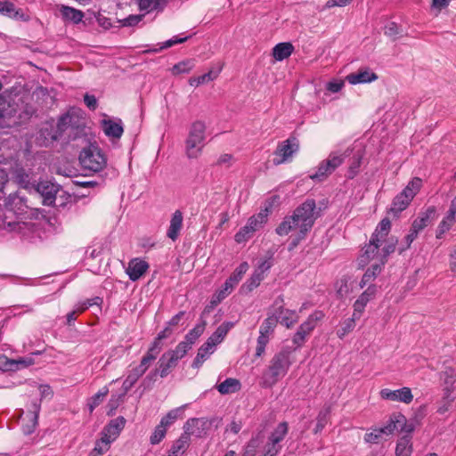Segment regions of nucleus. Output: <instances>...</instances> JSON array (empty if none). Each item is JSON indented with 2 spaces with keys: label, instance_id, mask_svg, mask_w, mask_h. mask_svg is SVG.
Wrapping results in <instances>:
<instances>
[{
  "label": "nucleus",
  "instance_id": "12",
  "mask_svg": "<svg viewBox=\"0 0 456 456\" xmlns=\"http://www.w3.org/2000/svg\"><path fill=\"white\" fill-rule=\"evenodd\" d=\"M323 317L324 314L322 311H315L298 327L292 338L296 348H299L305 344L307 337L315 329L317 322Z\"/></svg>",
  "mask_w": 456,
  "mask_h": 456
},
{
  "label": "nucleus",
  "instance_id": "31",
  "mask_svg": "<svg viewBox=\"0 0 456 456\" xmlns=\"http://www.w3.org/2000/svg\"><path fill=\"white\" fill-rule=\"evenodd\" d=\"M191 443V438L187 437V435L183 433L176 439L169 451L170 456H181L188 449Z\"/></svg>",
  "mask_w": 456,
  "mask_h": 456
},
{
  "label": "nucleus",
  "instance_id": "44",
  "mask_svg": "<svg viewBox=\"0 0 456 456\" xmlns=\"http://www.w3.org/2000/svg\"><path fill=\"white\" fill-rule=\"evenodd\" d=\"M186 407L187 404H184L169 411L167 413V415L161 419L159 423L165 426L166 428H168L175 421V419H177L183 414V411Z\"/></svg>",
  "mask_w": 456,
  "mask_h": 456
},
{
  "label": "nucleus",
  "instance_id": "8",
  "mask_svg": "<svg viewBox=\"0 0 456 456\" xmlns=\"http://www.w3.org/2000/svg\"><path fill=\"white\" fill-rule=\"evenodd\" d=\"M288 432V423L286 421L279 423L268 436L260 456H277L282 448L281 443L284 440Z\"/></svg>",
  "mask_w": 456,
  "mask_h": 456
},
{
  "label": "nucleus",
  "instance_id": "40",
  "mask_svg": "<svg viewBox=\"0 0 456 456\" xmlns=\"http://www.w3.org/2000/svg\"><path fill=\"white\" fill-rule=\"evenodd\" d=\"M405 422V418L402 415L396 417L395 419H390L386 426L382 427L381 429L384 430V434L386 436L392 435L395 430L403 429V426Z\"/></svg>",
  "mask_w": 456,
  "mask_h": 456
},
{
  "label": "nucleus",
  "instance_id": "5",
  "mask_svg": "<svg viewBox=\"0 0 456 456\" xmlns=\"http://www.w3.org/2000/svg\"><path fill=\"white\" fill-rule=\"evenodd\" d=\"M351 150L346 149L345 151H331L328 158L320 162L314 173L309 176L312 180L322 182L330 176L338 167H340L346 158L350 155Z\"/></svg>",
  "mask_w": 456,
  "mask_h": 456
},
{
  "label": "nucleus",
  "instance_id": "21",
  "mask_svg": "<svg viewBox=\"0 0 456 456\" xmlns=\"http://www.w3.org/2000/svg\"><path fill=\"white\" fill-rule=\"evenodd\" d=\"M183 226V214L181 210H175L170 218L169 225L167 230V237L173 241H175L179 236Z\"/></svg>",
  "mask_w": 456,
  "mask_h": 456
},
{
  "label": "nucleus",
  "instance_id": "60",
  "mask_svg": "<svg viewBox=\"0 0 456 456\" xmlns=\"http://www.w3.org/2000/svg\"><path fill=\"white\" fill-rule=\"evenodd\" d=\"M110 444L111 443L109 442V440L104 439V437L102 436L101 439L96 441L93 450L102 455L110 450Z\"/></svg>",
  "mask_w": 456,
  "mask_h": 456
},
{
  "label": "nucleus",
  "instance_id": "39",
  "mask_svg": "<svg viewBox=\"0 0 456 456\" xmlns=\"http://www.w3.org/2000/svg\"><path fill=\"white\" fill-rule=\"evenodd\" d=\"M5 207L16 214L22 213L27 206L22 202L21 198L16 194H10L5 200Z\"/></svg>",
  "mask_w": 456,
  "mask_h": 456
},
{
  "label": "nucleus",
  "instance_id": "50",
  "mask_svg": "<svg viewBox=\"0 0 456 456\" xmlns=\"http://www.w3.org/2000/svg\"><path fill=\"white\" fill-rule=\"evenodd\" d=\"M195 66L193 60H184L172 68V72L175 75L189 73Z\"/></svg>",
  "mask_w": 456,
  "mask_h": 456
},
{
  "label": "nucleus",
  "instance_id": "1",
  "mask_svg": "<svg viewBox=\"0 0 456 456\" xmlns=\"http://www.w3.org/2000/svg\"><path fill=\"white\" fill-rule=\"evenodd\" d=\"M315 208V201L310 199L306 200L295 209L292 216H286L283 219L276 228V233L280 236H285L291 231L298 230L297 235L291 241L290 248L297 247L312 229L319 216Z\"/></svg>",
  "mask_w": 456,
  "mask_h": 456
},
{
  "label": "nucleus",
  "instance_id": "17",
  "mask_svg": "<svg viewBox=\"0 0 456 456\" xmlns=\"http://www.w3.org/2000/svg\"><path fill=\"white\" fill-rule=\"evenodd\" d=\"M380 396L385 400L410 403L413 395L409 387H403L397 390L384 388L380 391Z\"/></svg>",
  "mask_w": 456,
  "mask_h": 456
},
{
  "label": "nucleus",
  "instance_id": "6",
  "mask_svg": "<svg viewBox=\"0 0 456 456\" xmlns=\"http://www.w3.org/2000/svg\"><path fill=\"white\" fill-rule=\"evenodd\" d=\"M79 161L84 169L94 173L102 171L107 164L104 154L94 145H90L80 152Z\"/></svg>",
  "mask_w": 456,
  "mask_h": 456
},
{
  "label": "nucleus",
  "instance_id": "47",
  "mask_svg": "<svg viewBox=\"0 0 456 456\" xmlns=\"http://www.w3.org/2000/svg\"><path fill=\"white\" fill-rule=\"evenodd\" d=\"M267 209L259 212L257 215L251 216L248 220V224L254 232L259 230L267 222Z\"/></svg>",
  "mask_w": 456,
  "mask_h": 456
},
{
  "label": "nucleus",
  "instance_id": "28",
  "mask_svg": "<svg viewBox=\"0 0 456 456\" xmlns=\"http://www.w3.org/2000/svg\"><path fill=\"white\" fill-rule=\"evenodd\" d=\"M294 46L289 42L279 43L273 49V56L276 61H283L293 53Z\"/></svg>",
  "mask_w": 456,
  "mask_h": 456
},
{
  "label": "nucleus",
  "instance_id": "46",
  "mask_svg": "<svg viewBox=\"0 0 456 456\" xmlns=\"http://www.w3.org/2000/svg\"><path fill=\"white\" fill-rule=\"evenodd\" d=\"M412 452L411 440L408 436L402 437L395 448L396 456H411Z\"/></svg>",
  "mask_w": 456,
  "mask_h": 456
},
{
  "label": "nucleus",
  "instance_id": "14",
  "mask_svg": "<svg viewBox=\"0 0 456 456\" xmlns=\"http://www.w3.org/2000/svg\"><path fill=\"white\" fill-rule=\"evenodd\" d=\"M0 13L19 21L27 22L31 19L28 9L17 8L13 3L9 1H0Z\"/></svg>",
  "mask_w": 456,
  "mask_h": 456
},
{
  "label": "nucleus",
  "instance_id": "43",
  "mask_svg": "<svg viewBox=\"0 0 456 456\" xmlns=\"http://www.w3.org/2000/svg\"><path fill=\"white\" fill-rule=\"evenodd\" d=\"M138 7L141 11L147 12L154 10H162L166 1L165 0H137Z\"/></svg>",
  "mask_w": 456,
  "mask_h": 456
},
{
  "label": "nucleus",
  "instance_id": "55",
  "mask_svg": "<svg viewBox=\"0 0 456 456\" xmlns=\"http://www.w3.org/2000/svg\"><path fill=\"white\" fill-rule=\"evenodd\" d=\"M396 244H397V240L391 237L388 240V241L387 242V244L384 246V248L381 250L382 251V256H381L382 265H384L385 260L387 257V256H389L391 253L395 252Z\"/></svg>",
  "mask_w": 456,
  "mask_h": 456
},
{
  "label": "nucleus",
  "instance_id": "41",
  "mask_svg": "<svg viewBox=\"0 0 456 456\" xmlns=\"http://www.w3.org/2000/svg\"><path fill=\"white\" fill-rule=\"evenodd\" d=\"M359 319L360 318H354V314H352V317L342 322L337 330V336L341 339L344 338L348 333L354 330L355 322Z\"/></svg>",
  "mask_w": 456,
  "mask_h": 456
},
{
  "label": "nucleus",
  "instance_id": "13",
  "mask_svg": "<svg viewBox=\"0 0 456 456\" xmlns=\"http://www.w3.org/2000/svg\"><path fill=\"white\" fill-rule=\"evenodd\" d=\"M299 150V143L297 138L289 137L280 142L274 151L275 158L273 162L278 166L292 159L293 155Z\"/></svg>",
  "mask_w": 456,
  "mask_h": 456
},
{
  "label": "nucleus",
  "instance_id": "15",
  "mask_svg": "<svg viewBox=\"0 0 456 456\" xmlns=\"http://www.w3.org/2000/svg\"><path fill=\"white\" fill-rule=\"evenodd\" d=\"M33 189L43 197V203L46 206H51L54 203L56 193L59 191L58 186L49 181L36 183Z\"/></svg>",
  "mask_w": 456,
  "mask_h": 456
},
{
  "label": "nucleus",
  "instance_id": "53",
  "mask_svg": "<svg viewBox=\"0 0 456 456\" xmlns=\"http://www.w3.org/2000/svg\"><path fill=\"white\" fill-rule=\"evenodd\" d=\"M167 428H166L165 426H163L162 424H159L153 433L151 434V437H150V442L151 444H159L163 438L166 436V434H167Z\"/></svg>",
  "mask_w": 456,
  "mask_h": 456
},
{
  "label": "nucleus",
  "instance_id": "18",
  "mask_svg": "<svg viewBox=\"0 0 456 456\" xmlns=\"http://www.w3.org/2000/svg\"><path fill=\"white\" fill-rule=\"evenodd\" d=\"M208 428V422L204 419L193 418L188 419L183 426V434L187 435V437L190 438L191 436H194L195 437H202L206 435V431Z\"/></svg>",
  "mask_w": 456,
  "mask_h": 456
},
{
  "label": "nucleus",
  "instance_id": "23",
  "mask_svg": "<svg viewBox=\"0 0 456 456\" xmlns=\"http://www.w3.org/2000/svg\"><path fill=\"white\" fill-rule=\"evenodd\" d=\"M149 269V265L146 261L140 258H134L129 261L126 268V274L133 281L139 280Z\"/></svg>",
  "mask_w": 456,
  "mask_h": 456
},
{
  "label": "nucleus",
  "instance_id": "54",
  "mask_svg": "<svg viewBox=\"0 0 456 456\" xmlns=\"http://www.w3.org/2000/svg\"><path fill=\"white\" fill-rule=\"evenodd\" d=\"M254 230L251 229L247 223L246 225L241 227L240 231L235 234V240L238 243L248 240L254 233Z\"/></svg>",
  "mask_w": 456,
  "mask_h": 456
},
{
  "label": "nucleus",
  "instance_id": "7",
  "mask_svg": "<svg viewBox=\"0 0 456 456\" xmlns=\"http://www.w3.org/2000/svg\"><path fill=\"white\" fill-rule=\"evenodd\" d=\"M72 126V116L69 113L61 116L57 123V127H44L39 131L37 136V142L40 146H48L56 141L61 133L65 132Z\"/></svg>",
  "mask_w": 456,
  "mask_h": 456
},
{
  "label": "nucleus",
  "instance_id": "62",
  "mask_svg": "<svg viewBox=\"0 0 456 456\" xmlns=\"http://www.w3.org/2000/svg\"><path fill=\"white\" fill-rule=\"evenodd\" d=\"M156 358L151 353H146L137 366L145 373Z\"/></svg>",
  "mask_w": 456,
  "mask_h": 456
},
{
  "label": "nucleus",
  "instance_id": "16",
  "mask_svg": "<svg viewBox=\"0 0 456 456\" xmlns=\"http://www.w3.org/2000/svg\"><path fill=\"white\" fill-rule=\"evenodd\" d=\"M248 269V265L247 262L241 263L232 273V274L229 277L228 280L224 282V289L219 291L218 300L224 299L229 293L232 287L239 283V281L242 279V276L246 273Z\"/></svg>",
  "mask_w": 456,
  "mask_h": 456
},
{
  "label": "nucleus",
  "instance_id": "37",
  "mask_svg": "<svg viewBox=\"0 0 456 456\" xmlns=\"http://www.w3.org/2000/svg\"><path fill=\"white\" fill-rule=\"evenodd\" d=\"M382 265V263L380 265L375 264L372 265L370 268H368L360 281V287L363 288L367 285H371L370 283L380 273Z\"/></svg>",
  "mask_w": 456,
  "mask_h": 456
},
{
  "label": "nucleus",
  "instance_id": "19",
  "mask_svg": "<svg viewBox=\"0 0 456 456\" xmlns=\"http://www.w3.org/2000/svg\"><path fill=\"white\" fill-rule=\"evenodd\" d=\"M126 424V419L124 417H118L114 419H111L108 425L104 427L101 435L104 437V439L109 440V442H114L120 432L123 430Z\"/></svg>",
  "mask_w": 456,
  "mask_h": 456
},
{
  "label": "nucleus",
  "instance_id": "3",
  "mask_svg": "<svg viewBox=\"0 0 456 456\" xmlns=\"http://www.w3.org/2000/svg\"><path fill=\"white\" fill-rule=\"evenodd\" d=\"M291 362L289 351L281 350L275 354L270 361L268 370L263 375L264 386L271 387L275 385L287 374Z\"/></svg>",
  "mask_w": 456,
  "mask_h": 456
},
{
  "label": "nucleus",
  "instance_id": "20",
  "mask_svg": "<svg viewBox=\"0 0 456 456\" xmlns=\"http://www.w3.org/2000/svg\"><path fill=\"white\" fill-rule=\"evenodd\" d=\"M377 291L375 285H369L367 289L363 291L354 304V318H361L366 305L374 297Z\"/></svg>",
  "mask_w": 456,
  "mask_h": 456
},
{
  "label": "nucleus",
  "instance_id": "30",
  "mask_svg": "<svg viewBox=\"0 0 456 456\" xmlns=\"http://www.w3.org/2000/svg\"><path fill=\"white\" fill-rule=\"evenodd\" d=\"M40 411V404L37 402L32 404V411L26 414L28 423L23 427V432L27 435L31 434L37 425L38 413Z\"/></svg>",
  "mask_w": 456,
  "mask_h": 456
},
{
  "label": "nucleus",
  "instance_id": "64",
  "mask_svg": "<svg viewBox=\"0 0 456 456\" xmlns=\"http://www.w3.org/2000/svg\"><path fill=\"white\" fill-rule=\"evenodd\" d=\"M143 16L144 15L142 14L129 15L128 17L120 20V22L124 27H132L138 24L142 20Z\"/></svg>",
  "mask_w": 456,
  "mask_h": 456
},
{
  "label": "nucleus",
  "instance_id": "35",
  "mask_svg": "<svg viewBox=\"0 0 456 456\" xmlns=\"http://www.w3.org/2000/svg\"><path fill=\"white\" fill-rule=\"evenodd\" d=\"M441 379L445 386L446 393H452L455 390L456 370L451 367L445 368L441 374Z\"/></svg>",
  "mask_w": 456,
  "mask_h": 456
},
{
  "label": "nucleus",
  "instance_id": "61",
  "mask_svg": "<svg viewBox=\"0 0 456 456\" xmlns=\"http://www.w3.org/2000/svg\"><path fill=\"white\" fill-rule=\"evenodd\" d=\"M64 14L66 17L72 20L74 22L77 23L82 20L84 14L81 11H77L74 8L66 7L64 10Z\"/></svg>",
  "mask_w": 456,
  "mask_h": 456
},
{
  "label": "nucleus",
  "instance_id": "38",
  "mask_svg": "<svg viewBox=\"0 0 456 456\" xmlns=\"http://www.w3.org/2000/svg\"><path fill=\"white\" fill-rule=\"evenodd\" d=\"M390 229H391L390 220L387 217L383 218L378 224V226L371 237L374 238V240L381 242L388 235Z\"/></svg>",
  "mask_w": 456,
  "mask_h": 456
},
{
  "label": "nucleus",
  "instance_id": "25",
  "mask_svg": "<svg viewBox=\"0 0 456 456\" xmlns=\"http://www.w3.org/2000/svg\"><path fill=\"white\" fill-rule=\"evenodd\" d=\"M32 359L20 358L18 360H11L6 356L0 357V370L4 371H12L19 370L22 367H27L32 364Z\"/></svg>",
  "mask_w": 456,
  "mask_h": 456
},
{
  "label": "nucleus",
  "instance_id": "45",
  "mask_svg": "<svg viewBox=\"0 0 456 456\" xmlns=\"http://www.w3.org/2000/svg\"><path fill=\"white\" fill-rule=\"evenodd\" d=\"M219 74V70H210L201 76L191 77L189 84L192 86H199L202 84L215 80Z\"/></svg>",
  "mask_w": 456,
  "mask_h": 456
},
{
  "label": "nucleus",
  "instance_id": "36",
  "mask_svg": "<svg viewBox=\"0 0 456 456\" xmlns=\"http://www.w3.org/2000/svg\"><path fill=\"white\" fill-rule=\"evenodd\" d=\"M206 328V322L201 321L200 323H198L191 330H190L183 341L187 346H189L191 348L192 345L197 341V339L202 335Z\"/></svg>",
  "mask_w": 456,
  "mask_h": 456
},
{
  "label": "nucleus",
  "instance_id": "51",
  "mask_svg": "<svg viewBox=\"0 0 456 456\" xmlns=\"http://www.w3.org/2000/svg\"><path fill=\"white\" fill-rule=\"evenodd\" d=\"M384 430L381 428H373L370 432L366 433L364 441L370 444H379L385 439Z\"/></svg>",
  "mask_w": 456,
  "mask_h": 456
},
{
  "label": "nucleus",
  "instance_id": "58",
  "mask_svg": "<svg viewBox=\"0 0 456 456\" xmlns=\"http://www.w3.org/2000/svg\"><path fill=\"white\" fill-rule=\"evenodd\" d=\"M418 234L419 232L411 227L410 232L405 237V242L402 244L398 248L400 254H402L403 251L410 248L411 244L417 238Z\"/></svg>",
  "mask_w": 456,
  "mask_h": 456
},
{
  "label": "nucleus",
  "instance_id": "24",
  "mask_svg": "<svg viewBox=\"0 0 456 456\" xmlns=\"http://www.w3.org/2000/svg\"><path fill=\"white\" fill-rule=\"evenodd\" d=\"M16 182L23 188L29 189L35 186L37 183L33 172L27 170L23 167H16L13 171Z\"/></svg>",
  "mask_w": 456,
  "mask_h": 456
},
{
  "label": "nucleus",
  "instance_id": "52",
  "mask_svg": "<svg viewBox=\"0 0 456 456\" xmlns=\"http://www.w3.org/2000/svg\"><path fill=\"white\" fill-rule=\"evenodd\" d=\"M259 443L258 436L252 437L244 447L242 456H256Z\"/></svg>",
  "mask_w": 456,
  "mask_h": 456
},
{
  "label": "nucleus",
  "instance_id": "49",
  "mask_svg": "<svg viewBox=\"0 0 456 456\" xmlns=\"http://www.w3.org/2000/svg\"><path fill=\"white\" fill-rule=\"evenodd\" d=\"M380 241L374 240V238H370V243L367 244L364 248L363 256H366L367 259L375 258L379 252Z\"/></svg>",
  "mask_w": 456,
  "mask_h": 456
},
{
  "label": "nucleus",
  "instance_id": "63",
  "mask_svg": "<svg viewBox=\"0 0 456 456\" xmlns=\"http://www.w3.org/2000/svg\"><path fill=\"white\" fill-rule=\"evenodd\" d=\"M362 161V155L356 154L354 156L353 162L350 164L349 170H348V177L353 178L358 172V168L361 165Z\"/></svg>",
  "mask_w": 456,
  "mask_h": 456
},
{
  "label": "nucleus",
  "instance_id": "10",
  "mask_svg": "<svg viewBox=\"0 0 456 456\" xmlns=\"http://www.w3.org/2000/svg\"><path fill=\"white\" fill-rule=\"evenodd\" d=\"M178 361L167 351L159 359V367L152 370L143 379L142 384L144 387H149L157 379L158 375L161 378H166L170 371L177 365Z\"/></svg>",
  "mask_w": 456,
  "mask_h": 456
},
{
  "label": "nucleus",
  "instance_id": "57",
  "mask_svg": "<svg viewBox=\"0 0 456 456\" xmlns=\"http://www.w3.org/2000/svg\"><path fill=\"white\" fill-rule=\"evenodd\" d=\"M265 275L259 273L256 270L254 271L251 277L248 280L246 286L249 291L253 290L259 286L260 282L264 280Z\"/></svg>",
  "mask_w": 456,
  "mask_h": 456
},
{
  "label": "nucleus",
  "instance_id": "26",
  "mask_svg": "<svg viewBox=\"0 0 456 456\" xmlns=\"http://www.w3.org/2000/svg\"><path fill=\"white\" fill-rule=\"evenodd\" d=\"M274 314L278 318H281L280 322L288 329L293 327L298 321L297 313L293 310L285 309L283 305H280Z\"/></svg>",
  "mask_w": 456,
  "mask_h": 456
},
{
  "label": "nucleus",
  "instance_id": "33",
  "mask_svg": "<svg viewBox=\"0 0 456 456\" xmlns=\"http://www.w3.org/2000/svg\"><path fill=\"white\" fill-rule=\"evenodd\" d=\"M436 215V208L434 207L428 208L426 212L422 213L411 224V227L417 232H420L429 223L430 219L434 218Z\"/></svg>",
  "mask_w": 456,
  "mask_h": 456
},
{
  "label": "nucleus",
  "instance_id": "29",
  "mask_svg": "<svg viewBox=\"0 0 456 456\" xmlns=\"http://www.w3.org/2000/svg\"><path fill=\"white\" fill-rule=\"evenodd\" d=\"M103 131L109 137L119 139L124 132L121 121L103 120Z\"/></svg>",
  "mask_w": 456,
  "mask_h": 456
},
{
  "label": "nucleus",
  "instance_id": "22",
  "mask_svg": "<svg viewBox=\"0 0 456 456\" xmlns=\"http://www.w3.org/2000/svg\"><path fill=\"white\" fill-rule=\"evenodd\" d=\"M377 79V74L369 68L360 69L358 71L350 73L346 77V80L351 85L370 83Z\"/></svg>",
  "mask_w": 456,
  "mask_h": 456
},
{
  "label": "nucleus",
  "instance_id": "59",
  "mask_svg": "<svg viewBox=\"0 0 456 456\" xmlns=\"http://www.w3.org/2000/svg\"><path fill=\"white\" fill-rule=\"evenodd\" d=\"M384 30L386 36L392 37L394 39L401 33L400 27L394 21L388 22L385 26Z\"/></svg>",
  "mask_w": 456,
  "mask_h": 456
},
{
  "label": "nucleus",
  "instance_id": "4",
  "mask_svg": "<svg viewBox=\"0 0 456 456\" xmlns=\"http://www.w3.org/2000/svg\"><path fill=\"white\" fill-rule=\"evenodd\" d=\"M206 126L202 121L191 124L185 142V152L189 159H197L205 146Z\"/></svg>",
  "mask_w": 456,
  "mask_h": 456
},
{
  "label": "nucleus",
  "instance_id": "9",
  "mask_svg": "<svg viewBox=\"0 0 456 456\" xmlns=\"http://www.w3.org/2000/svg\"><path fill=\"white\" fill-rule=\"evenodd\" d=\"M421 185L422 180L420 178L414 177L411 179L403 191L395 197L390 208L391 211L394 213H399L404 210L414 196L418 193Z\"/></svg>",
  "mask_w": 456,
  "mask_h": 456
},
{
  "label": "nucleus",
  "instance_id": "11",
  "mask_svg": "<svg viewBox=\"0 0 456 456\" xmlns=\"http://www.w3.org/2000/svg\"><path fill=\"white\" fill-rule=\"evenodd\" d=\"M279 322V318L275 314H268L259 328V336L256 341V356L260 357L265 350L271 337Z\"/></svg>",
  "mask_w": 456,
  "mask_h": 456
},
{
  "label": "nucleus",
  "instance_id": "42",
  "mask_svg": "<svg viewBox=\"0 0 456 456\" xmlns=\"http://www.w3.org/2000/svg\"><path fill=\"white\" fill-rule=\"evenodd\" d=\"M108 394L109 387L105 386L102 388H101L94 395L90 397L87 401V407L89 409V411L93 412L94 410L102 403L103 399Z\"/></svg>",
  "mask_w": 456,
  "mask_h": 456
},
{
  "label": "nucleus",
  "instance_id": "34",
  "mask_svg": "<svg viewBox=\"0 0 456 456\" xmlns=\"http://www.w3.org/2000/svg\"><path fill=\"white\" fill-rule=\"evenodd\" d=\"M233 327V322H224L221 325L217 327L216 331L208 338V341L212 345H215L216 346L220 344L225 336L227 335L228 331Z\"/></svg>",
  "mask_w": 456,
  "mask_h": 456
},
{
  "label": "nucleus",
  "instance_id": "2",
  "mask_svg": "<svg viewBox=\"0 0 456 456\" xmlns=\"http://www.w3.org/2000/svg\"><path fill=\"white\" fill-rule=\"evenodd\" d=\"M34 108L24 97L7 91L0 94V128L18 126L27 122L34 114Z\"/></svg>",
  "mask_w": 456,
  "mask_h": 456
},
{
  "label": "nucleus",
  "instance_id": "56",
  "mask_svg": "<svg viewBox=\"0 0 456 456\" xmlns=\"http://www.w3.org/2000/svg\"><path fill=\"white\" fill-rule=\"evenodd\" d=\"M190 349L191 347L182 341L176 346V347L174 350H168V353H171V354L177 361H179L180 359L184 357V355Z\"/></svg>",
  "mask_w": 456,
  "mask_h": 456
},
{
  "label": "nucleus",
  "instance_id": "48",
  "mask_svg": "<svg viewBox=\"0 0 456 456\" xmlns=\"http://www.w3.org/2000/svg\"><path fill=\"white\" fill-rule=\"evenodd\" d=\"M330 413V407H325L322 410L320 411L318 416H317V423L314 428V433L317 434L321 432L324 427L327 425L329 420V416Z\"/></svg>",
  "mask_w": 456,
  "mask_h": 456
},
{
  "label": "nucleus",
  "instance_id": "32",
  "mask_svg": "<svg viewBox=\"0 0 456 456\" xmlns=\"http://www.w3.org/2000/svg\"><path fill=\"white\" fill-rule=\"evenodd\" d=\"M240 382L237 379L228 378L216 386L221 395H228L238 392L240 389Z\"/></svg>",
  "mask_w": 456,
  "mask_h": 456
},
{
  "label": "nucleus",
  "instance_id": "27",
  "mask_svg": "<svg viewBox=\"0 0 456 456\" xmlns=\"http://www.w3.org/2000/svg\"><path fill=\"white\" fill-rule=\"evenodd\" d=\"M216 346L207 340L198 350V354L192 362V367L199 368L214 353Z\"/></svg>",
  "mask_w": 456,
  "mask_h": 456
}]
</instances>
